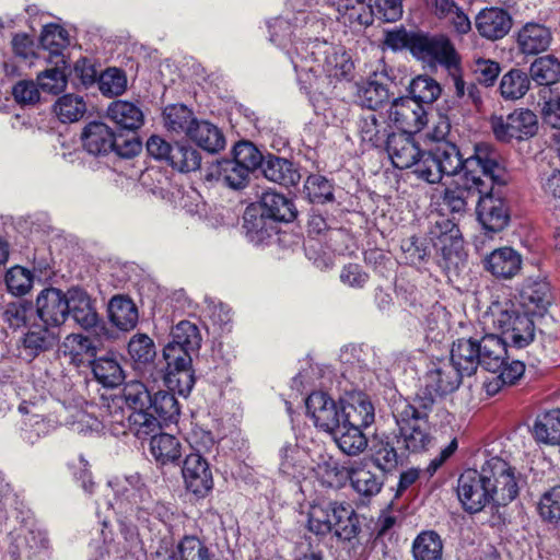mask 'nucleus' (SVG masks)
Listing matches in <instances>:
<instances>
[{
  "instance_id": "4468645a",
  "label": "nucleus",
  "mask_w": 560,
  "mask_h": 560,
  "mask_svg": "<svg viewBox=\"0 0 560 560\" xmlns=\"http://www.w3.org/2000/svg\"><path fill=\"white\" fill-rule=\"evenodd\" d=\"M489 477L481 470L467 469L457 480V495L464 510L468 513H478L491 502L489 492Z\"/></svg>"
},
{
  "instance_id": "4c0bfd02",
  "label": "nucleus",
  "mask_w": 560,
  "mask_h": 560,
  "mask_svg": "<svg viewBox=\"0 0 560 560\" xmlns=\"http://www.w3.org/2000/svg\"><path fill=\"white\" fill-rule=\"evenodd\" d=\"M261 172L270 182L285 187L296 185L301 177L292 162L275 155L265 159L261 164Z\"/></svg>"
},
{
  "instance_id": "e2e57ef3",
  "label": "nucleus",
  "mask_w": 560,
  "mask_h": 560,
  "mask_svg": "<svg viewBox=\"0 0 560 560\" xmlns=\"http://www.w3.org/2000/svg\"><path fill=\"white\" fill-rule=\"evenodd\" d=\"M121 397L132 411L150 409L152 395L139 381L128 382L124 386Z\"/></svg>"
},
{
  "instance_id": "c756f323",
  "label": "nucleus",
  "mask_w": 560,
  "mask_h": 560,
  "mask_svg": "<svg viewBox=\"0 0 560 560\" xmlns=\"http://www.w3.org/2000/svg\"><path fill=\"white\" fill-rule=\"evenodd\" d=\"M336 19L353 32H360L373 22L371 8L363 0H339Z\"/></svg>"
},
{
  "instance_id": "0eeeda50",
  "label": "nucleus",
  "mask_w": 560,
  "mask_h": 560,
  "mask_svg": "<svg viewBox=\"0 0 560 560\" xmlns=\"http://www.w3.org/2000/svg\"><path fill=\"white\" fill-rule=\"evenodd\" d=\"M429 240L440 258L439 262L444 268H457L464 261L463 240L453 220L438 214L434 220H431Z\"/></svg>"
},
{
  "instance_id": "37998d69",
  "label": "nucleus",
  "mask_w": 560,
  "mask_h": 560,
  "mask_svg": "<svg viewBox=\"0 0 560 560\" xmlns=\"http://www.w3.org/2000/svg\"><path fill=\"white\" fill-rule=\"evenodd\" d=\"M337 501L318 500L308 505L306 516L307 529L316 536L331 533L332 510Z\"/></svg>"
},
{
  "instance_id": "49530a36",
  "label": "nucleus",
  "mask_w": 560,
  "mask_h": 560,
  "mask_svg": "<svg viewBox=\"0 0 560 560\" xmlns=\"http://www.w3.org/2000/svg\"><path fill=\"white\" fill-rule=\"evenodd\" d=\"M245 234L247 240L255 245L266 244L275 234L276 229L267 217L257 214L254 209H246L244 213Z\"/></svg>"
},
{
  "instance_id": "13d9d810",
  "label": "nucleus",
  "mask_w": 560,
  "mask_h": 560,
  "mask_svg": "<svg viewBox=\"0 0 560 560\" xmlns=\"http://www.w3.org/2000/svg\"><path fill=\"white\" fill-rule=\"evenodd\" d=\"M269 38L285 51L294 45V22L289 16H278L268 22Z\"/></svg>"
},
{
  "instance_id": "c9c22d12",
  "label": "nucleus",
  "mask_w": 560,
  "mask_h": 560,
  "mask_svg": "<svg viewBox=\"0 0 560 560\" xmlns=\"http://www.w3.org/2000/svg\"><path fill=\"white\" fill-rule=\"evenodd\" d=\"M108 317L116 328L129 331L136 327L139 314L131 299L124 295H115L108 303Z\"/></svg>"
},
{
  "instance_id": "2f4dec72",
  "label": "nucleus",
  "mask_w": 560,
  "mask_h": 560,
  "mask_svg": "<svg viewBox=\"0 0 560 560\" xmlns=\"http://www.w3.org/2000/svg\"><path fill=\"white\" fill-rule=\"evenodd\" d=\"M69 315L82 328L90 329L97 325L98 315L89 294L80 288L68 290Z\"/></svg>"
},
{
  "instance_id": "5701e85b",
  "label": "nucleus",
  "mask_w": 560,
  "mask_h": 560,
  "mask_svg": "<svg viewBox=\"0 0 560 560\" xmlns=\"http://www.w3.org/2000/svg\"><path fill=\"white\" fill-rule=\"evenodd\" d=\"M357 131L362 144L366 148H383L392 136L387 118L371 110L359 117Z\"/></svg>"
},
{
  "instance_id": "bb28decb",
  "label": "nucleus",
  "mask_w": 560,
  "mask_h": 560,
  "mask_svg": "<svg viewBox=\"0 0 560 560\" xmlns=\"http://www.w3.org/2000/svg\"><path fill=\"white\" fill-rule=\"evenodd\" d=\"M551 40V31L537 22H527L516 34L517 48L524 55H538L546 51Z\"/></svg>"
},
{
  "instance_id": "f257e3e1",
  "label": "nucleus",
  "mask_w": 560,
  "mask_h": 560,
  "mask_svg": "<svg viewBox=\"0 0 560 560\" xmlns=\"http://www.w3.org/2000/svg\"><path fill=\"white\" fill-rule=\"evenodd\" d=\"M418 166V178L430 184L439 183L444 175H456L459 171V178H465L469 185L475 184L478 176L489 178L499 186L509 180L508 172L500 162V154L486 142L477 143L474 154L465 160L453 142L438 143L427 152Z\"/></svg>"
},
{
  "instance_id": "58836bf2",
  "label": "nucleus",
  "mask_w": 560,
  "mask_h": 560,
  "mask_svg": "<svg viewBox=\"0 0 560 560\" xmlns=\"http://www.w3.org/2000/svg\"><path fill=\"white\" fill-rule=\"evenodd\" d=\"M188 139L209 153H218L225 148L222 131L208 120L197 119Z\"/></svg>"
},
{
  "instance_id": "cd10ccee",
  "label": "nucleus",
  "mask_w": 560,
  "mask_h": 560,
  "mask_svg": "<svg viewBox=\"0 0 560 560\" xmlns=\"http://www.w3.org/2000/svg\"><path fill=\"white\" fill-rule=\"evenodd\" d=\"M342 422L366 428L375 418L374 406L370 398L361 392L352 393L341 400Z\"/></svg>"
},
{
  "instance_id": "dca6fc26",
  "label": "nucleus",
  "mask_w": 560,
  "mask_h": 560,
  "mask_svg": "<svg viewBox=\"0 0 560 560\" xmlns=\"http://www.w3.org/2000/svg\"><path fill=\"white\" fill-rule=\"evenodd\" d=\"M387 120L401 132H418L428 122L423 105L409 96L396 98L387 109Z\"/></svg>"
},
{
  "instance_id": "39448f33",
  "label": "nucleus",
  "mask_w": 560,
  "mask_h": 560,
  "mask_svg": "<svg viewBox=\"0 0 560 560\" xmlns=\"http://www.w3.org/2000/svg\"><path fill=\"white\" fill-rule=\"evenodd\" d=\"M521 308L511 300L494 302L483 314V323L500 331L506 343L524 348L534 340L535 326L530 315Z\"/></svg>"
},
{
  "instance_id": "680f3d73",
  "label": "nucleus",
  "mask_w": 560,
  "mask_h": 560,
  "mask_svg": "<svg viewBox=\"0 0 560 560\" xmlns=\"http://www.w3.org/2000/svg\"><path fill=\"white\" fill-rule=\"evenodd\" d=\"M388 96L387 88L373 80L363 83L358 90L360 104L371 112H375L378 106L388 100Z\"/></svg>"
},
{
  "instance_id": "8fccbe9b",
  "label": "nucleus",
  "mask_w": 560,
  "mask_h": 560,
  "mask_svg": "<svg viewBox=\"0 0 560 560\" xmlns=\"http://www.w3.org/2000/svg\"><path fill=\"white\" fill-rule=\"evenodd\" d=\"M313 474L323 486L340 488L348 479V470L332 459L330 456H320L316 466L312 465Z\"/></svg>"
},
{
  "instance_id": "603ef678",
  "label": "nucleus",
  "mask_w": 560,
  "mask_h": 560,
  "mask_svg": "<svg viewBox=\"0 0 560 560\" xmlns=\"http://www.w3.org/2000/svg\"><path fill=\"white\" fill-rule=\"evenodd\" d=\"M65 416L66 424L79 434H89L93 432H101L105 427H108L107 419L104 421L98 420L95 416L84 409L66 410Z\"/></svg>"
},
{
  "instance_id": "0e129e2a",
  "label": "nucleus",
  "mask_w": 560,
  "mask_h": 560,
  "mask_svg": "<svg viewBox=\"0 0 560 560\" xmlns=\"http://www.w3.org/2000/svg\"><path fill=\"white\" fill-rule=\"evenodd\" d=\"M171 341L182 345L188 350L198 351L201 345V335L197 325L189 320H182L172 328Z\"/></svg>"
},
{
  "instance_id": "052dcab7",
  "label": "nucleus",
  "mask_w": 560,
  "mask_h": 560,
  "mask_svg": "<svg viewBox=\"0 0 560 560\" xmlns=\"http://www.w3.org/2000/svg\"><path fill=\"white\" fill-rule=\"evenodd\" d=\"M219 176L226 186L242 189L248 182L249 172L234 159H225L219 163Z\"/></svg>"
},
{
  "instance_id": "1a4fd4ad",
  "label": "nucleus",
  "mask_w": 560,
  "mask_h": 560,
  "mask_svg": "<svg viewBox=\"0 0 560 560\" xmlns=\"http://www.w3.org/2000/svg\"><path fill=\"white\" fill-rule=\"evenodd\" d=\"M483 471L489 477L491 502L498 506L508 505L518 494V481L515 468L501 457L493 456L483 464Z\"/></svg>"
},
{
  "instance_id": "423d86ee",
  "label": "nucleus",
  "mask_w": 560,
  "mask_h": 560,
  "mask_svg": "<svg viewBox=\"0 0 560 560\" xmlns=\"http://www.w3.org/2000/svg\"><path fill=\"white\" fill-rule=\"evenodd\" d=\"M393 415L398 427L397 443L409 452L425 451L432 442L427 413L408 400L399 399Z\"/></svg>"
},
{
  "instance_id": "393cba45",
  "label": "nucleus",
  "mask_w": 560,
  "mask_h": 560,
  "mask_svg": "<svg viewBox=\"0 0 560 560\" xmlns=\"http://www.w3.org/2000/svg\"><path fill=\"white\" fill-rule=\"evenodd\" d=\"M475 26L479 35L489 40L503 38L512 27V18L508 11L501 8H486L476 19Z\"/></svg>"
},
{
  "instance_id": "de8ad7c7",
  "label": "nucleus",
  "mask_w": 560,
  "mask_h": 560,
  "mask_svg": "<svg viewBox=\"0 0 560 560\" xmlns=\"http://www.w3.org/2000/svg\"><path fill=\"white\" fill-rule=\"evenodd\" d=\"M58 340V336L46 325H33L22 339L24 350L31 357L51 349Z\"/></svg>"
},
{
  "instance_id": "f3484780",
  "label": "nucleus",
  "mask_w": 560,
  "mask_h": 560,
  "mask_svg": "<svg viewBox=\"0 0 560 560\" xmlns=\"http://www.w3.org/2000/svg\"><path fill=\"white\" fill-rule=\"evenodd\" d=\"M385 148L395 167L399 170L413 167V173L418 176V164L422 158H425L427 152L419 148L412 133L393 132Z\"/></svg>"
},
{
  "instance_id": "6ab92c4d",
  "label": "nucleus",
  "mask_w": 560,
  "mask_h": 560,
  "mask_svg": "<svg viewBox=\"0 0 560 560\" xmlns=\"http://www.w3.org/2000/svg\"><path fill=\"white\" fill-rule=\"evenodd\" d=\"M182 476L186 489L198 498H205L213 488L210 466L199 453H190L185 457Z\"/></svg>"
},
{
  "instance_id": "69168bd1",
  "label": "nucleus",
  "mask_w": 560,
  "mask_h": 560,
  "mask_svg": "<svg viewBox=\"0 0 560 560\" xmlns=\"http://www.w3.org/2000/svg\"><path fill=\"white\" fill-rule=\"evenodd\" d=\"M469 68L475 80L486 88L493 86L501 72L499 62L482 57L474 58Z\"/></svg>"
},
{
  "instance_id": "79ce46f5",
  "label": "nucleus",
  "mask_w": 560,
  "mask_h": 560,
  "mask_svg": "<svg viewBox=\"0 0 560 560\" xmlns=\"http://www.w3.org/2000/svg\"><path fill=\"white\" fill-rule=\"evenodd\" d=\"M363 427L341 422L332 432L340 451L349 456L361 454L368 446V439L362 432Z\"/></svg>"
},
{
  "instance_id": "20e7f679",
  "label": "nucleus",
  "mask_w": 560,
  "mask_h": 560,
  "mask_svg": "<svg viewBox=\"0 0 560 560\" xmlns=\"http://www.w3.org/2000/svg\"><path fill=\"white\" fill-rule=\"evenodd\" d=\"M506 342L494 334H487L480 339L460 338L452 347V359L469 375L481 366L497 373L506 359Z\"/></svg>"
},
{
  "instance_id": "f704fd0d",
  "label": "nucleus",
  "mask_w": 560,
  "mask_h": 560,
  "mask_svg": "<svg viewBox=\"0 0 560 560\" xmlns=\"http://www.w3.org/2000/svg\"><path fill=\"white\" fill-rule=\"evenodd\" d=\"M516 304L529 315H541L550 304L548 284L536 281L525 283L520 291Z\"/></svg>"
},
{
  "instance_id": "b1692460",
  "label": "nucleus",
  "mask_w": 560,
  "mask_h": 560,
  "mask_svg": "<svg viewBox=\"0 0 560 560\" xmlns=\"http://www.w3.org/2000/svg\"><path fill=\"white\" fill-rule=\"evenodd\" d=\"M483 268L498 279H512L522 269L521 254L512 247L503 246L493 249L482 259Z\"/></svg>"
},
{
  "instance_id": "338daca9",
  "label": "nucleus",
  "mask_w": 560,
  "mask_h": 560,
  "mask_svg": "<svg viewBox=\"0 0 560 560\" xmlns=\"http://www.w3.org/2000/svg\"><path fill=\"white\" fill-rule=\"evenodd\" d=\"M165 383L170 390L180 396H188L195 384L191 365L178 369H167Z\"/></svg>"
},
{
  "instance_id": "aec40b11",
  "label": "nucleus",
  "mask_w": 560,
  "mask_h": 560,
  "mask_svg": "<svg viewBox=\"0 0 560 560\" xmlns=\"http://www.w3.org/2000/svg\"><path fill=\"white\" fill-rule=\"evenodd\" d=\"M36 313L46 326L58 327L69 316L68 291L46 288L36 298Z\"/></svg>"
},
{
  "instance_id": "9d476101",
  "label": "nucleus",
  "mask_w": 560,
  "mask_h": 560,
  "mask_svg": "<svg viewBox=\"0 0 560 560\" xmlns=\"http://www.w3.org/2000/svg\"><path fill=\"white\" fill-rule=\"evenodd\" d=\"M83 149L91 155L103 156L116 151L121 156H132L141 148L138 141H127L126 151L119 149L116 143L114 130L102 121L89 122L81 132Z\"/></svg>"
},
{
  "instance_id": "bf43d9fd",
  "label": "nucleus",
  "mask_w": 560,
  "mask_h": 560,
  "mask_svg": "<svg viewBox=\"0 0 560 560\" xmlns=\"http://www.w3.org/2000/svg\"><path fill=\"white\" fill-rule=\"evenodd\" d=\"M200 153L190 145L176 143L173 147L168 164L178 172L188 173L200 167Z\"/></svg>"
},
{
  "instance_id": "864d4df0",
  "label": "nucleus",
  "mask_w": 560,
  "mask_h": 560,
  "mask_svg": "<svg viewBox=\"0 0 560 560\" xmlns=\"http://www.w3.org/2000/svg\"><path fill=\"white\" fill-rule=\"evenodd\" d=\"M63 352L74 364L80 365L95 355L96 348L89 337L71 334L63 341Z\"/></svg>"
},
{
  "instance_id": "6e6d98bb",
  "label": "nucleus",
  "mask_w": 560,
  "mask_h": 560,
  "mask_svg": "<svg viewBox=\"0 0 560 560\" xmlns=\"http://www.w3.org/2000/svg\"><path fill=\"white\" fill-rule=\"evenodd\" d=\"M410 98L418 104H432L442 93V88L436 80L429 75H418L409 84Z\"/></svg>"
},
{
  "instance_id": "ea45409f",
  "label": "nucleus",
  "mask_w": 560,
  "mask_h": 560,
  "mask_svg": "<svg viewBox=\"0 0 560 560\" xmlns=\"http://www.w3.org/2000/svg\"><path fill=\"white\" fill-rule=\"evenodd\" d=\"M163 124L167 131L188 138L197 118L184 104H171L163 109Z\"/></svg>"
},
{
  "instance_id": "5fc2aeb1",
  "label": "nucleus",
  "mask_w": 560,
  "mask_h": 560,
  "mask_svg": "<svg viewBox=\"0 0 560 560\" xmlns=\"http://www.w3.org/2000/svg\"><path fill=\"white\" fill-rule=\"evenodd\" d=\"M530 81L523 70L512 69L503 74L500 81V92L505 100H518L529 90Z\"/></svg>"
},
{
  "instance_id": "6e6552de",
  "label": "nucleus",
  "mask_w": 560,
  "mask_h": 560,
  "mask_svg": "<svg viewBox=\"0 0 560 560\" xmlns=\"http://www.w3.org/2000/svg\"><path fill=\"white\" fill-rule=\"evenodd\" d=\"M107 424L114 435L133 434L139 440H145L156 434L161 428L160 421L150 409L131 411L127 417L117 401L108 405Z\"/></svg>"
},
{
  "instance_id": "473e14b6",
  "label": "nucleus",
  "mask_w": 560,
  "mask_h": 560,
  "mask_svg": "<svg viewBox=\"0 0 560 560\" xmlns=\"http://www.w3.org/2000/svg\"><path fill=\"white\" fill-rule=\"evenodd\" d=\"M348 479L355 493L365 499L377 495L384 486V475L374 472L361 464L348 469Z\"/></svg>"
},
{
  "instance_id": "ddd939ff",
  "label": "nucleus",
  "mask_w": 560,
  "mask_h": 560,
  "mask_svg": "<svg viewBox=\"0 0 560 560\" xmlns=\"http://www.w3.org/2000/svg\"><path fill=\"white\" fill-rule=\"evenodd\" d=\"M491 129L495 139L501 142L518 141L534 137L538 131V119L534 112L518 108L508 116L491 118Z\"/></svg>"
},
{
  "instance_id": "7ed1b4c3",
  "label": "nucleus",
  "mask_w": 560,
  "mask_h": 560,
  "mask_svg": "<svg viewBox=\"0 0 560 560\" xmlns=\"http://www.w3.org/2000/svg\"><path fill=\"white\" fill-rule=\"evenodd\" d=\"M106 491L114 495V501L103 499L96 501V514L104 526L110 515L128 520L135 516L138 521H147L151 508V493L139 474L115 478L106 485ZM109 493H106V497Z\"/></svg>"
},
{
  "instance_id": "a19ab883",
  "label": "nucleus",
  "mask_w": 560,
  "mask_h": 560,
  "mask_svg": "<svg viewBox=\"0 0 560 560\" xmlns=\"http://www.w3.org/2000/svg\"><path fill=\"white\" fill-rule=\"evenodd\" d=\"M536 442L560 446V409H552L537 416L533 425Z\"/></svg>"
},
{
  "instance_id": "7c9ffc66",
  "label": "nucleus",
  "mask_w": 560,
  "mask_h": 560,
  "mask_svg": "<svg viewBox=\"0 0 560 560\" xmlns=\"http://www.w3.org/2000/svg\"><path fill=\"white\" fill-rule=\"evenodd\" d=\"M107 117L119 128L135 131L144 124V113L138 103L117 100L109 104Z\"/></svg>"
},
{
  "instance_id": "72a5a7b5",
  "label": "nucleus",
  "mask_w": 560,
  "mask_h": 560,
  "mask_svg": "<svg viewBox=\"0 0 560 560\" xmlns=\"http://www.w3.org/2000/svg\"><path fill=\"white\" fill-rule=\"evenodd\" d=\"M443 66L453 82L454 94L457 98H465L467 93V83L463 78L460 68V58L450 39L445 43L439 54L434 57L433 65Z\"/></svg>"
},
{
  "instance_id": "a878e982",
  "label": "nucleus",
  "mask_w": 560,
  "mask_h": 560,
  "mask_svg": "<svg viewBox=\"0 0 560 560\" xmlns=\"http://www.w3.org/2000/svg\"><path fill=\"white\" fill-rule=\"evenodd\" d=\"M489 178L478 176L475 184L469 185L465 178H458L455 187L446 188L443 195V205L454 214H463L467 210L469 197L478 196L489 188Z\"/></svg>"
},
{
  "instance_id": "f8f14e48",
  "label": "nucleus",
  "mask_w": 560,
  "mask_h": 560,
  "mask_svg": "<svg viewBox=\"0 0 560 560\" xmlns=\"http://www.w3.org/2000/svg\"><path fill=\"white\" fill-rule=\"evenodd\" d=\"M464 376H470L451 358L447 360L431 362L423 376V386L429 402H433L438 396H443L456 390Z\"/></svg>"
},
{
  "instance_id": "412c9836",
  "label": "nucleus",
  "mask_w": 560,
  "mask_h": 560,
  "mask_svg": "<svg viewBox=\"0 0 560 560\" xmlns=\"http://www.w3.org/2000/svg\"><path fill=\"white\" fill-rule=\"evenodd\" d=\"M327 13L320 12H308L302 16H293L294 21V45L290 50H293L295 46L303 45L308 46V52L304 51V55H308L313 50V45L322 43L325 39V33L327 32L328 20L325 18ZM289 49L287 50V52Z\"/></svg>"
},
{
  "instance_id": "c85d7f7f",
  "label": "nucleus",
  "mask_w": 560,
  "mask_h": 560,
  "mask_svg": "<svg viewBox=\"0 0 560 560\" xmlns=\"http://www.w3.org/2000/svg\"><path fill=\"white\" fill-rule=\"evenodd\" d=\"M331 520V533L338 540L352 541L361 532L359 515L347 502H336Z\"/></svg>"
},
{
  "instance_id": "09e8293b",
  "label": "nucleus",
  "mask_w": 560,
  "mask_h": 560,
  "mask_svg": "<svg viewBox=\"0 0 560 560\" xmlns=\"http://www.w3.org/2000/svg\"><path fill=\"white\" fill-rule=\"evenodd\" d=\"M415 560H442L443 542L434 530L421 532L412 544Z\"/></svg>"
},
{
  "instance_id": "774afa93",
  "label": "nucleus",
  "mask_w": 560,
  "mask_h": 560,
  "mask_svg": "<svg viewBox=\"0 0 560 560\" xmlns=\"http://www.w3.org/2000/svg\"><path fill=\"white\" fill-rule=\"evenodd\" d=\"M150 411L163 420H174L179 416V405L174 394L159 390L151 397Z\"/></svg>"
},
{
  "instance_id": "a18cd8bd",
  "label": "nucleus",
  "mask_w": 560,
  "mask_h": 560,
  "mask_svg": "<svg viewBox=\"0 0 560 560\" xmlns=\"http://www.w3.org/2000/svg\"><path fill=\"white\" fill-rule=\"evenodd\" d=\"M92 372L97 382L105 387H116L125 378L120 362L113 353L95 359L92 362Z\"/></svg>"
},
{
  "instance_id": "2eb2a0df",
  "label": "nucleus",
  "mask_w": 560,
  "mask_h": 560,
  "mask_svg": "<svg viewBox=\"0 0 560 560\" xmlns=\"http://www.w3.org/2000/svg\"><path fill=\"white\" fill-rule=\"evenodd\" d=\"M489 188L482 194H478L477 219L482 228L491 233L503 231L510 222V211L505 200L491 192L492 185L497 183L488 182Z\"/></svg>"
},
{
  "instance_id": "3c124183",
  "label": "nucleus",
  "mask_w": 560,
  "mask_h": 560,
  "mask_svg": "<svg viewBox=\"0 0 560 560\" xmlns=\"http://www.w3.org/2000/svg\"><path fill=\"white\" fill-rule=\"evenodd\" d=\"M530 78L539 85H551L560 80V61L551 55L537 58L529 68Z\"/></svg>"
},
{
  "instance_id": "f03ea898",
  "label": "nucleus",
  "mask_w": 560,
  "mask_h": 560,
  "mask_svg": "<svg viewBox=\"0 0 560 560\" xmlns=\"http://www.w3.org/2000/svg\"><path fill=\"white\" fill-rule=\"evenodd\" d=\"M308 46H295L288 51V57L296 73L301 89L305 92L324 93L337 83L352 79L354 65L350 55L342 48L327 40L313 45L310 56Z\"/></svg>"
},
{
  "instance_id": "a211bd4d",
  "label": "nucleus",
  "mask_w": 560,
  "mask_h": 560,
  "mask_svg": "<svg viewBox=\"0 0 560 560\" xmlns=\"http://www.w3.org/2000/svg\"><path fill=\"white\" fill-rule=\"evenodd\" d=\"M307 413L323 431L332 432L342 422V406L324 392H314L305 400Z\"/></svg>"
},
{
  "instance_id": "9b49d317",
  "label": "nucleus",
  "mask_w": 560,
  "mask_h": 560,
  "mask_svg": "<svg viewBox=\"0 0 560 560\" xmlns=\"http://www.w3.org/2000/svg\"><path fill=\"white\" fill-rule=\"evenodd\" d=\"M445 36H429L420 33H408L405 30L387 32L385 44L399 50L408 48L413 57L429 65H433L434 57L439 54L445 43Z\"/></svg>"
},
{
  "instance_id": "e433bc0d",
  "label": "nucleus",
  "mask_w": 560,
  "mask_h": 560,
  "mask_svg": "<svg viewBox=\"0 0 560 560\" xmlns=\"http://www.w3.org/2000/svg\"><path fill=\"white\" fill-rule=\"evenodd\" d=\"M262 213L269 220L291 222L296 218V209L291 199L284 195L267 190L260 198Z\"/></svg>"
},
{
  "instance_id": "4be33fe9",
  "label": "nucleus",
  "mask_w": 560,
  "mask_h": 560,
  "mask_svg": "<svg viewBox=\"0 0 560 560\" xmlns=\"http://www.w3.org/2000/svg\"><path fill=\"white\" fill-rule=\"evenodd\" d=\"M279 472L288 479L301 482L312 476V463L306 450L296 444H285L279 452Z\"/></svg>"
},
{
  "instance_id": "c03bdc74",
  "label": "nucleus",
  "mask_w": 560,
  "mask_h": 560,
  "mask_svg": "<svg viewBox=\"0 0 560 560\" xmlns=\"http://www.w3.org/2000/svg\"><path fill=\"white\" fill-rule=\"evenodd\" d=\"M150 453L161 466L177 464L182 456V445L172 434H154L150 441Z\"/></svg>"
},
{
  "instance_id": "4d7b16f0",
  "label": "nucleus",
  "mask_w": 560,
  "mask_h": 560,
  "mask_svg": "<svg viewBox=\"0 0 560 560\" xmlns=\"http://www.w3.org/2000/svg\"><path fill=\"white\" fill-rule=\"evenodd\" d=\"M54 112L62 122H74L83 117L86 104L82 96L66 94L57 100Z\"/></svg>"
}]
</instances>
